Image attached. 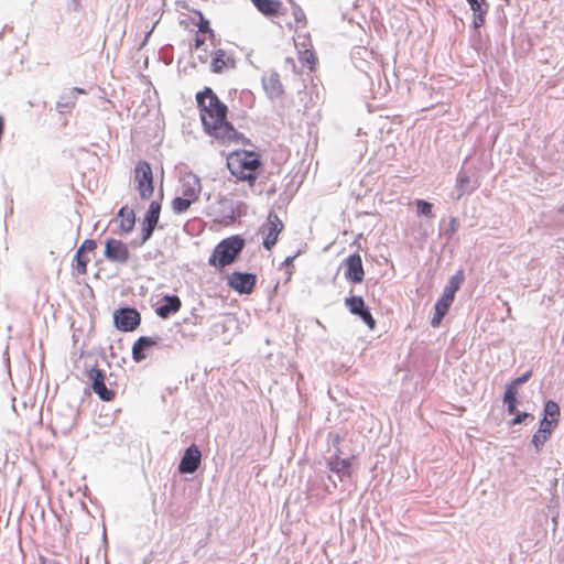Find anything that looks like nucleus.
Wrapping results in <instances>:
<instances>
[{
	"label": "nucleus",
	"instance_id": "obj_24",
	"mask_svg": "<svg viewBox=\"0 0 564 564\" xmlns=\"http://www.w3.org/2000/svg\"><path fill=\"white\" fill-rule=\"evenodd\" d=\"M161 212V203L160 202H151L149 209L144 216V224H150L153 226L158 225Z\"/></svg>",
	"mask_w": 564,
	"mask_h": 564
},
{
	"label": "nucleus",
	"instance_id": "obj_16",
	"mask_svg": "<svg viewBox=\"0 0 564 564\" xmlns=\"http://www.w3.org/2000/svg\"><path fill=\"white\" fill-rule=\"evenodd\" d=\"M354 456L350 458H340L339 455L330 458L328 462V468L330 471L337 474L340 478H350L351 477V460Z\"/></svg>",
	"mask_w": 564,
	"mask_h": 564
},
{
	"label": "nucleus",
	"instance_id": "obj_40",
	"mask_svg": "<svg viewBox=\"0 0 564 564\" xmlns=\"http://www.w3.org/2000/svg\"><path fill=\"white\" fill-rule=\"evenodd\" d=\"M531 416L529 413L523 412L517 414L510 422L511 425H518L521 424L527 417Z\"/></svg>",
	"mask_w": 564,
	"mask_h": 564
},
{
	"label": "nucleus",
	"instance_id": "obj_41",
	"mask_svg": "<svg viewBox=\"0 0 564 564\" xmlns=\"http://www.w3.org/2000/svg\"><path fill=\"white\" fill-rule=\"evenodd\" d=\"M304 54H305V56H306V61H307L308 63H312V64H313V63L315 62V56H314V54H313L312 52H310V51H305V52H304Z\"/></svg>",
	"mask_w": 564,
	"mask_h": 564
},
{
	"label": "nucleus",
	"instance_id": "obj_26",
	"mask_svg": "<svg viewBox=\"0 0 564 564\" xmlns=\"http://www.w3.org/2000/svg\"><path fill=\"white\" fill-rule=\"evenodd\" d=\"M561 415V410L558 404L555 401L549 400L544 405V419H550L551 421L558 424Z\"/></svg>",
	"mask_w": 564,
	"mask_h": 564
},
{
	"label": "nucleus",
	"instance_id": "obj_14",
	"mask_svg": "<svg viewBox=\"0 0 564 564\" xmlns=\"http://www.w3.org/2000/svg\"><path fill=\"white\" fill-rule=\"evenodd\" d=\"M262 85L267 95L271 99H279L284 94L280 76L275 72L265 73L262 77Z\"/></svg>",
	"mask_w": 564,
	"mask_h": 564
},
{
	"label": "nucleus",
	"instance_id": "obj_2",
	"mask_svg": "<svg viewBox=\"0 0 564 564\" xmlns=\"http://www.w3.org/2000/svg\"><path fill=\"white\" fill-rule=\"evenodd\" d=\"M227 167L238 182L253 187L262 167L261 155L249 150L232 151L227 156Z\"/></svg>",
	"mask_w": 564,
	"mask_h": 564
},
{
	"label": "nucleus",
	"instance_id": "obj_12",
	"mask_svg": "<svg viewBox=\"0 0 564 564\" xmlns=\"http://www.w3.org/2000/svg\"><path fill=\"white\" fill-rule=\"evenodd\" d=\"M202 462V453L199 448L193 444L188 448H186L180 465L178 471L181 474H193L196 471Z\"/></svg>",
	"mask_w": 564,
	"mask_h": 564
},
{
	"label": "nucleus",
	"instance_id": "obj_38",
	"mask_svg": "<svg viewBox=\"0 0 564 564\" xmlns=\"http://www.w3.org/2000/svg\"><path fill=\"white\" fill-rule=\"evenodd\" d=\"M531 377V371L525 372L523 376L516 378L512 380L508 386H513L514 389L518 388V386L527 382L529 378Z\"/></svg>",
	"mask_w": 564,
	"mask_h": 564
},
{
	"label": "nucleus",
	"instance_id": "obj_43",
	"mask_svg": "<svg viewBox=\"0 0 564 564\" xmlns=\"http://www.w3.org/2000/svg\"><path fill=\"white\" fill-rule=\"evenodd\" d=\"M203 44H204V40L198 37V36H196V39H195V46L199 47Z\"/></svg>",
	"mask_w": 564,
	"mask_h": 564
},
{
	"label": "nucleus",
	"instance_id": "obj_39",
	"mask_svg": "<svg viewBox=\"0 0 564 564\" xmlns=\"http://www.w3.org/2000/svg\"><path fill=\"white\" fill-rule=\"evenodd\" d=\"M471 11H480L481 8L487 7L486 0H467Z\"/></svg>",
	"mask_w": 564,
	"mask_h": 564
},
{
	"label": "nucleus",
	"instance_id": "obj_11",
	"mask_svg": "<svg viewBox=\"0 0 564 564\" xmlns=\"http://www.w3.org/2000/svg\"><path fill=\"white\" fill-rule=\"evenodd\" d=\"M97 243L93 239H85L80 247L77 249L75 254L74 269L77 274L85 275L87 273L88 263L90 258L87 256L88 252H95Z\"/></svg>",
	"mask_w": 564,
	"mask_h": 564
},
{
	"label": "nucleus",
	"instance_id": "obj_22",
	"mask_svg": "<svg viewBox=\"0 0 564 564\" xmlns=\"http://www.w3.org/2000/svg\"><path fill=\"white\" fill-rule=\"evenodd\" d=\"M200 194V183L196 177L185 180L183 183L182 196L187 197L192 202H196Z\"/></svg>",
	"mask_w": 564,
	"mask_h": 564
},
{
	"label": "nucleus",
	"instance_id": "obj_32",
	"mask_svg": "<svg viewBox=\"0 0 564 564\" xmlns=\"http://www.w3.org/2000/svg\"><path fill=\"white\" fill-rule=\"evenodd\" d=\"M453 303V300L448 299V296H441L438 301L435 304V308L448 312L451 305Z\"/></svg>",
	"mask_w": 564,
	"mask_h": 564
},
{
	"label": "nucleus",
	"instance_id": "obj_45",
	"mask_svg": "<svg viewBox=\"0 0 564 564\" xmlns=\"http://www.w3.org/2000/svg\"><path fill=\"white\" fill-rule=\"evenodd\" d=\"M73 2L76 9L80 6V0H73Z\"/></svg>",
	"mask_w": 564,
	"mask_h": 564
},
{
	"label": "nucleus",
	"instance_id": "obj_9",
	"mask_svg": "<svg viewBox=\"0 0 564 564\" xmlns=\"http://www.w3.org/2000/svg\"><path fill=\"white\" fill-rule=\"evenodd\" d=\"M345 304L349 312L354 315H358L364 323L373 330L376 328V319L365 305V301L361 296H350L345 300Z\"/></svg>",
	"mask_w": 564,
	"mask_h": 564
},
{
	"label": "nucleus",
	"instance_id": "obj_42",
	"mask_svg": "<svg viewBox=\"0 0 564 564\" xmlns=\"http://www.w3.org/2000/svg\"><path fill=\"white\" fill-rule=\"evenodd\" d=\"M340 442H341V437H340V435L335 434V435L333 436V444H334L335 446H338V445L340 444Z\"/></svg>",
	"mask_w": 564,
	"mask_h": 564
},
{
	"label": "nucleus",
	"instance_id": "obj_15",
	"mask_svg": "<svg viewBox=\"0 0 564 564\" xmlns=\"http://www.w3.org/2000/svg\"><path fill=\"white\" fill-rule=\"evenodd\" d=\"M345 275L354 283H360L364 280L365 271L362 260L358 253H354L347 258Z\"/></svg>",
	"mask_w": 564,
	"mask_h": 564
},
{
	"label": "nucleus",
	"instance_id": "obj_25",
	"mask_svg": "<svg viewBox=\"0 0 564 564\" xmlns=\"http://www.w3.org/2000/svg\"><path fill=\"white\" fill-rule=\"evenodd\" d=\"M517 393H518V389H514L513 386H507L506 392L503 395V402L507 404L508 412L510 414L514 413L516 409H517Z\"/></svg>",
	"mask_w": 564,
	"mask_h": 564
},
{
	"label": "nucleus",
	"instance_id": "obj_20",
	"mask_svg": "<svg viewBox=\"0 0 564 564\" xmlns=\"http://www.w3.org/2000/svg\"><path fill=\"white\" fill-rule=\"evenodd\" d=\"M156 341L151 337H140L132 347V358L134 361L140 362L145 359V350L155 346Z\"/></svg>",
	"mask_w": 564,
	"mask_h": 564
},
{
	"label": "nucleus",
	"instance_id": "obj_17",
	"mask_svg": "<svg viewBox=\"0 0 564 564\" xmlns=\"http://www.w3.org/2000/svg\"><path fill=\"white\" fill-rule=\"evenodd\" d=\"M86 91L82 88H73L68 93L61 96L56 102V109L61 113H68L75 107L78 94H85Z\"/></svg>",
	"mask_w": 564,
	"mask_h": 564
},
{
	"label": "nucleus",
	"instance_id": "obj_34",
	"mask_svg": "<svg viewBox=\"0 0 564 564\" xmlns=\"http://www.w3.org/2000/svg\"><path fill=\"white\" fill-rule=\"evenodd\" d=\"M447 313L445 311H442V310H437L435 308V312H434V315L431 319V325L433 327H438L443 317L446 315Z\"/></svg>",
	"mask_w": 564,
	"mask_h": 564
},
{
	"label": "nucleus",
	"instance_id": "obj_46",
	"mask_svg": "<svg viewBox=\"0 0 564 564\" xmlns=\"http://www.w3.org/2000/svg\"><path fill=\"white\" fill-rule=\"evenodd\" d=\"M40 564H46V558L44 556L40 557Z\"/></svg>",
	"mask_w": 564,
	"mask_h": 564
},
{
	"label": "nucleus",
	"instance_id": "obj_10",
	"mask_svg": "<svg viewBox=\"0 0 564 564\" xmlns=\"http://www.w3.org/2000/svg\"><path fill=\"white\" fill-rule=\"evenodd\" d=\"M257 278L252 273L232 272L228 284L240 294H250L256 286Z\"/></svg>",
	"mask_w": 564,
	"mask_h": 564
},
{
	"label": "nucleus",
	"instance_id": "obj_23",
	"mask_svg": "<svg viewBox=\"0 0 564 564\" xmlns=\"http://www.w3.org/2000/svg\"><path fill=\"white\" fill-rule=\"evenodd\" d=\"M463 282V274L459 272L458 274L451 278L448 284L445 286L443 291V296H448V299L453 300L455 299V294L460 288V284Z\"/></svg>",
	"mask_w": 564,
	"mask_h": 564
},
{
	"label": "nucleus",
	"instance_id": "obj_19",
	"mask_svg": "<svg viewBox=\"0 0 564 564\" xmlns=\"http://www.w3.org/2000/svg\"><path fill=\"white\" fill-rule=\"evenodd\" d=\"M164 304L156 308V314L161 318H167L170 315L180 311L182 302L177 295H165L163 297Z\"/></svg>",
	"mask_w": 564,
	"mask_h": 564
},
{
	"label": "nucleus",
	"instance_id": "obj_44",
	"mask_svg": "<svg viewBox=\"0 0 564 564\" xmlns=\"http://www.w3.org/2000/svg\"><path fill=\"white\" fill-rule=\"evenodd\" d=\"M293 259H294L293 257H289V258H286V259H285L284 263H285L286 265L291 267V265H292V261H293Z\"/></svg>",
	"mask_w": 564,
	"mask_h": 564
},
{
	"label": "nucleus",
	"instance_id": "obj_31",
	"mask_svg": "<svg viewBox=\"0 0 564 564\" xmlns=\"http://www.w3.org/2000/svg\"><path fill=\"white\" fill-rule=\"evenodd\" d=\"M487 11H488V6L485 8H481L480 11H473V13H474L473 23L476 29L482 26V24L485 23V17L487 14Z\"/></svg>",
	"mask_w": 564,
	"mask_h": 564
},
{
	"label": "nucleus",
	"instance_id": "obj_4",
	"mask_svg": "<svg viewBox=\"0 0 564 564\" xmlns=\"http://www.w3.org/2000/svg\"><path fill=\"white\" fill-rule=\"evenodd\" d=\"M133 181L142 200H149L154 193L153 171L147 161H139L133 170Z\"/></svg>",
	"mask_w": 564,
	"mask_h": 564
},
{
	"label": "nucleus",
	"instance_id": "obj_6",
	"mask_svg": "<svg viewBox=\"0 0 564 564\" xmlns=\"http://www.w3.org/2000/svg\"><path fill=\"white\" fill-rule=\"evenodd\" d=\"M104 256L110 262L126 264L130 259V251L121 240L109 238L105 242Z\"/></svg>",
	"mask_w": 564,
	"mask_h": 564
},
{
	"label": "nucleus",
	"instance_id": "obj_35",
	"mask_svg": "<svg viewBox=\"0 0 564 564\" xmlns=\"http://www.w3.org/2000/svg\"><path fill=\"white\" fill-rule=\"evenodd\" d=\"M469 184V176L460 173L457 177V186L460 189V195L465 193V187Z\"/></svg>",
	"mask_w": 564,
	"mask_h": 564
},
{
	"label": "nucleus",
	"instance_id": "obj_5",
	"mask_svg": "<svg viewBox=\"0 0 564 564\" xmlns=\"http://www.w3.org/2000/svg\"><path fill=\"white\" fill-rule=\"evenodd\" d=\"M284 224L275 213H269L265 221L260 227V234L263 238V247L272 250L279 240V235L283 231Z\"/></svg>",
	"mask_w": 564,
	"mask_h": 564
},
{
	"label": "nucleus",
	"instance_id": "obj_21",
	"mask_svg": "<svg viewBox=\"0 0 564 564\" xmlns=\"http://www.w3.org/2000/svg\"><path fill=\"white\" fill-rule=\"evenodd\" d=\"M235 61L227 55L224 50H217L212 59V69L215 73H220L225 68L234 67Z\"/></svg>",
	"mask_w": 564,
	"mask_h": 564
},
{
	"label": "nucleus",
	"instance_id": "obj_33",
	"mask_svg": "<svg viewBox=\"0 0 564 564\" xmlns=\"http://www.w3.org/2000/svg\"><path fill=\"white\" fill-rule=\"evenodd\" d=\"M557 424L553 421H551L550 419H542V421L540 422V426H539V430L541 431H545L547 433H553V431L556 429Z\"/></svg>",
	"mask_w": 564,
	"mask_h": 564
},
{
	"label": "nucleus",
	"instance_id": "obj_7",
	"mask_svg": "<svg viewBox=\"0 0 564 564\" xmlns=\"http://www.w3.org/2000/svg\"><path fill=\"white\" fill-rule=\"evenodd\" d=\"M116 327L122 332H132L141 323V315L135 308H121L113 315Z\"/></svg>",
	"mask_w": 564,
	"mask_h": 564
},
{
	"label": "nucleus",
	"instance_id": "obj_27",
	"mask_svg": "<svg viewBox=\"0 0 564 564\" xmlns=\"http://www.w3.org/2000/svg\"><path fill=\"white\" fill-rule=\"evenodd\" d=\"M194 202H192L191 199H188L187 197L185 196H178V197H175L173 200H172V208H173V212L175 214H182V213H185L189 207L191 205L193 204Z\"/></svg>",
	"mask_w": 564,
	"mask_h": 564
},
{
	"label": "nucleus",
	"instance_id": "obj_29",
	"mask_svg": "<svg viewBox=\"0 0 564 564\" xmlns=\"http://www.w3.org/2000/svg\"><path fill=\"white\" fill-rule=\"evenodd\" d=\"M415 204H416V208H417V215L425 216L429 218L433 217L431 203L423 200V199H417L415 202Z\"/></svg>",
	"mask_w": 564,
	"mask_h": 564
},
{
	"label": "nucleus",
	"instance_id": "obj_36",
	"mask_svg": "<svg viewBox=\"0 0 564 564\" xmlns=\"http://www.w3.org/2000/svg\"><path fill=\"white\" fill-rule=\"evenodd\" d=\"M198 31L202 33H213L212 29L209 28L208 20H206L202 13H199Z\"/></svg>",
	"mask_w": 564,
	"mask_h": 564
},
{
	"label": "nucleus",
	"instance_id": "obj_30",
	"mask_svg": "<svg viewBox=\"0 0 564 564\" xmlns=\"http://www.w3.org/2000/svg\"><path fill=\"white\" fill-rule=\"evenodd\" d=\"M291 3H292V13L295 19V22L300 25H305L306 24V15H305L304 11L293 0H291Z\"/></svg>",
	"mask_w": 564,
	"mask_h": 564
},
{
	"label": "nucleus",
	"instance_id": "obj_8",
	"mask_svg": "<svg viewBox=\"0 0 564 564\" xmlns=\"http://www.w3.org/2000/svg\"><path fill=\"white\" fill-rule=\"evenodd\" d=\"M87 377L91 382L93 391L102 400V401H112L116 397V392L111 389H108L105 384V372L99 368H91L87 372Z\"/></svg>",
	"mask_w": 564,
	"mask_h": 564
},
{
	"label": "nucleus",
	"instance_id": "obj_37",
	"mask_svg": "<svg viewBox=\"0 0 564 564\" xmlns=\"http://www.w3.org/2000/svg\"><path fill=\"white\" fill-rule=\"evenodd\" d=\"M154 228L155 226L143 223L142 242H145L152 236Z\"/></svg>",
	"mask_w": 564,
	"mask_h": 564
},
{
	"label": "nucleus",
	"instance_id": "obj_1",
	"mask_svg": "<svg viewBox=\"0 0 564 564\" xmlns=\"http://www.w3.org/2000/svg\"><path fill=\"white\" fill-rule=\"evenodd\" d=\"M196 100L202 124L207 134L224 144L240 140L241 134L227 121V106L210 88L207 87L204 91L197 93Z\"/></svg>",
	"mask_w": 564,
	"mask_h": 564
},
{
	"label": "nucleus",
	"instance_id": "obj_28",
	"mask_svg": "<svg viewBox=\"0 0 564 564\" xmlns=\"http://www.w3.org/2000/svg\"><path fill=\"white\" fill-rule=\"evenodd\" d=\"M551 433L538 430L532 436V444L536 452H540L545 442L551 437Z\"/></svg>",
	"mask_w": 564,
	"mask_h": 564
},
{
	"label": "nucleus",
	"instance_id": "obj_13",
	"mask_svg": "<svg viewBox=\"0 0 564 564\" xmlns=\"http://www.w3.org/2000/svg\"><path fill=\"white\" fill-rule=\"evenodd\" d=\"M256 9L268 18H278L285 14L286 9L280 0H250Z\"/></svg>",
	"mask_w": 564,
	"mask_h": 564
},
{
	"label": "nucleus",
	"instance_id": "obj_3",
	"mask_svg": "<svg viewBox=\"0 0 564 564\" xmlns=\"http://www.w3.org/2000/svg\"><path fill=\"white\" fill-rule=\"evenodd\" d=\"M245 247V240L239 236H231L221 240L214 249L208 263L223 269L231 264Z\"/></svg>",
	"mask_w": 564,
	"mask_h": 564
},
{
	"label": "nucleus",
	"instance_id": "obj_18",
	"mask_svg": "<svg viewBox=\"0 0 564 564\" xmlns=\"http://www.w3.org/2000/svg\"><path fill=\"white\" fill-rule=\"evenodd\" d=\"M118 227L121 234H129L132 231L135 224V215L133 209L123 206L119 209L117 216Z\"/></svg>",
	"mask_w": 564,
	"mask_h": 564
}]
</instances>
